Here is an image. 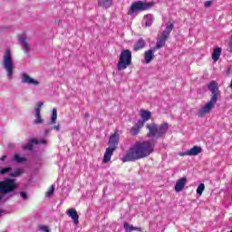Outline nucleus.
I'll use <instances>...</instances> for the list:
<instances>
[{
  "mask_svg": "<svg viewBox=\"0 0 232 232\" xmlns=\"http://www.w3.org/2000/svg\"><path fill=\"white\" fill-rule=\"evenodd\" d=\"M17 189V183L15 179L5 178L3 181H0V193L3 195H8Z\"/></svg>",
  "mask_w": 232,
  "mask_h": 232,
  "instance_id": "7",
  "label": "nucleus"
},
{
  "mask_svg": "<svg viewBox=\"0 0 232 232\" xmlns=\"http://www.w3.org/2000/svg\"><path fill=\"white\" fill-rule=\"evenodd\" d=\"M187 182H188V179H186L185 177L178 179L176 182V185L174 187L175 191H177V193H180V191H182V189H184Z\"/></svg>",
  "mask_w": 232,
  "mask_h": 232,
  "instance_id": "12",
  "label": "nucleus"
},
{
  "mask_svg": "<svg viewBox=\"0 0 232 232\" xmlns=\"http://www.w3.org/2000/svg\"><path fill=\"white\" fill-rule=\"evenodd\" d=\"M53 130H56V131H59L61 130V125L54 126Z\"/></svg>",
  "mask_w": 232,
  "mask_h": 232,
  "instance_id": "37",
  "label": "nucleus"
},
{
  "mask_svg": "<svg viewBox=\"0 0 232 232\" xmlns=\"http://www.w3.org/2000/svg\"><path fill=\"white\" fill-rule=\"evenodd\" d=\"M143 23L145 24L146 28L151 26L153 24V15L152 14H147L143 18Z\"/></svg>",
  "mask_w": 232,
  "mask_h": 232,
  "instance_id": "22",
  "label": "nucleus"
},
{
  "mask_svg": "<svg viewBox=\"0 0 232 232\" xmlns=\"http://www.w3.org/2000/svg\"><path fill=\"white\" fill-rule=\"evenodd\" d=\"M85 117H86L87 119L90 118V113L86 112V113H85Z\"/></svg>",
  "mask_w": 232,
  "mask_h": 232,
  "instance_id": "40",
  "label": "nucleus"
},
{
  "mask_svg": "<svg viewBox=\"0 0 232 232\" xmlns=\"http://www.w3.org/2000/svg\"><path fill=\"white\" fill-rule=\"evenodd\" d=\"M42 106H43V102H39L36 108H39V110H41Z\"/></svg>",
  "mask_w": 232,
  "mask_h": 232,
  "instance_id": "38",
  "label": "nucleus"
},
{
  "mask_svg": "<svg viewBox=\"0 0 232 232\" xmlns=\"http://www.w3.org/2000/svg\"><path fill=\"white\" fill-rule=\"evenodd\" d=\"M18 40L24 50H25V52H30V44H28V38H26V34H20Z\"/></svg>",
  "mask_w": 232,
  "mask_h": 232,
  "instance_id": "13",
  "label": "nucleus"
},
{
  "mask_svg": "<svg viewBox=\"0 0 232 232\" xmlns=\"http://www.w3.org/2000/svg\"><path fill=\"white\" fill-rule=\"evenodd\" d=\"M44 131H45V133H48V130H45Z\"/></svg>",
  "mask_w": 232,
  "mask_h": 232,
  "instance_id": "41",
  "label": "nucleus"
},
{
  "mask_svg": "<svg viewBox=\"0 0 232 232\" xmlns=\"http://www.w3.org/2000/svg\"><path fill=\"white\" fill-rule=\"evenodd\" d=\"M208 90L212 93V98L208 102L206 103L204 107L198 110V117H202L204 115H208L211 111L212 108H215V105L217 104V101H218V95H220V91L218 90V87L217 86V82L212 81L208 84Z\"/></svg>",
  "mask_w": 232,
  "mask_h": 232,
  "instance_id": "2",
  "label": "nucleus"
},
{
  "mask_svg": "<svg viewBox=\"0 0 232 232\" xmlns=\"http://www.w3.org/2000/svg\"><path fill=\"white\" fill-rule=\"evenodd\" d=\"M38 144H43L44 146H46V140H38Z\"/></svg>",
  "mask_w": 232,
  "mask_h": 232,
  "instance_id": "36",
  "label": "nucleus"
},
{
  "mask_svg": "<svg viewBox=\"0 0 232 232\" xmlns=\"http://www.w3.org/2000/svg\"><path fill=\"white\" fill-rule=\"evenodd\" d=\"M100 6H104V8H110L113 0H98Z\"/></svg>",
  "mask_w": 232,
  "mask_h": 232,
  "instance_id": "25",
  "label": "nucleus"
},
{
  "mask_svg": "<svg viewBox=\"0 0 232 232\" xmlns=\"http://www.w3.org/2000/svg\"><path fill=\"white\" fill-rule=\"evenodd\" d=\"M53 191H55V187H53V185H52V187L46 192V197H52V195H53Z\"/></svg>",
  "mask_w": 232,
  "mask_h": 232,
  "instance_id": "31",
  "label": "nucleus"
},
{
  "mask_svg": "<svg viewBox=\"0 0 232 232\" xmlns=\"http://www.w3.org/2000/svg\"><path fill=\"white\" fill-rule=\"evenodd\" d=\"M227 51L232 53V38H230Z\"/></svg>",
  "mask_w": 232,
  "mask_h": 232,
  "instance_id": "33",
  "label": "nucleus"
},
{
  "mask_svg": "<svg viewBox=\"0 0 232 232\" xmlns=\"http://www.w3.org/2000/svg\"><path fill=\"white\" fill-rule=\"evenodd\" d=\"M20 197H22L24 200L28 199V194H26V192H24V191L20 192Z\"/></svg>",
  "mask_w": 232,
  "mask_h": 232,
  "instance_id": "32",
  "label": "nucleus"
},
{
  "mask_svg": "<svg viewBox=\"0 0 232 232\" xmlns=\"http://www.w3.org/2000/svg\"><path fill=\"white\" fill-rule=\"evenodd\" d=\"M12 171V168L6 167L0 170V175H6V173H10Z\"/></svg>",
  "mask_w": 232,
  "mask_h": 232,
  "instance_id": "30",
  "label": "nucleus"
},
{
  "mask_svg": "<svg viewBox=\"0 0 232 232\" xmlns=\"http://www.w3.org/2000/svg\"><path fill=\"white\" fill-rule=\"evenodd\" d=\"M2 66L7 73L8 81H12V79H14V56L12 55V51H10V49H6L4 53Z\"/></svg>",
  "mask_w": 232,
  "mask_h": 232,
  "instance_id": "3",
  "label": "nucleus"
},
{
  "mask_svg": "<svg viewBox=\"0 0 232 232\" xmlns=\"http://www.w3.org/2000/svg\"><path fill=\"white\" fill-rule=\"evenodd\" d=\"M0 160H2V162L5 161V160H6V156H3V157L0 159Z\"/></svg>",
  "mask_w": 232,
  "mask_h": 232,
  "instance_id": "39",
  "label": "nucleus"
},
{
  "mask_svg": "<svg viewBox=\"0 0 232 232\" xmlns=\"http://www.w3.org/2000/svg\"><path fill=\"white\" fill-rule=\"evenodd\" d=\"M142 128H144L143 121H138L132 128H130V135H139Z\"/></svg>",
  "mask_w": 232,
  "mask_h": 232,
  "instance_id": "15",
  "label": "nucleus"
},
{
  "mask_svg": "<svg viewBox=\"0 0 232 232\" xmlns=\"http://www.w3.org/2000/svg\"><path fill=\"white\" fill-rule=\"evenodd\" d=\"M41 231H43V232H50V228H48V227H46V226H43V227H41Z\"/></svg>",
  "mask_w": 232,
  "mask_h": 232,
  "instance_id": "34",
  "label": "nucleus"
},
{
  "mask_svg": "<svg viewBox=\"0 0 232 232\" xmlns=\"http://www.w3.org/2000/svg\"><path fill=\"white\" fill-rule=\"evenodd\" d=\"M35 120L34 124H41L43 122V119L41 118V109L35 108Z\"/></svg>",
  "mask_w": 232,
  "mask_h": 232,
  "instance_id": "23",
  "label": "nucleus"
},
{
  "mask_svg": "<svg viewBox=\"0 0 232 232\" xmlns=\"http://www.w3.org/2000/svg\"><path fill=\"white\" fill-rule=\"evenodd\" d=\"M173 31V24L172 23H168L166 24V28L165 30L162 32L161 35L163 37H166L168 39V37H169V34H171V32Z\"/></svg>",
  "mask_w": 232,
  "mask_h": 232,
  "instance_id": "18",
  "label": "nucleus"
},
{
  "mask_svg": "<svg viewBox=\"0 0 232 232\" xmlns=\"http://www.w3.org/2000/svg\"><path fill=\"white\" fill-rule=\"evenodd\" d=\"M123 227L127 232L130 231H140V227H133L132 225H130L129 223L125 222L123 224Z\"/></svg>",
  "mask_w": 232,
  "mask_h": 232,
  "instance_id": "24",
  "label": "nucleus"
},
{
  "mask_svg": "<svg viewBox=\"0 0 232 232\" xmlns=\"http://www.w3.org/2000/svg\"><path fill=\"white\" fill-rule=\"evenodd\" d=\"M3 213V210H0V214Z\"/></svg>",
  "mask_w": 232,
  "mask_h": 232,
  "instance_id": "42",
  "label": "nucleus"
},
{
  "mask_svg": "<svg viewBox=\"0 0 232 232\" xmlns=\"http://www.w3.org/2000/svg\"><path fill=\"white\" fill-rule=\"evenodd\" d=\"M211 4H212L211 1H207V2H205V7H206V8H209V6H211Z\"/></svg>",
  "mask_w": 232,
  "mask_h": 232,
  "instance_id": "35",
  "label": "nucleus"
},
{
  "mask_svg": "<svg viewBox=\"0 0 232 232\" xmlns=\"http://www.w3.org/2000/svg\"><path fill=\"white\" fill-rule=\"evenodd\" d=\"M14 162H17L18 164H23V162H26L28 160L25 157H21L19 154L14 155Z\"/></svg>",
  "mask_w": 232,
  "mask_h": 232,
  "instance_id": "26",
  "label": "nucleus"
},
{
  "mask_svg": "<svg viewBox=\"0 0 232 232\" xmlns=\"http://www.w3.org/2000/svg\"><path fill=\"white\" fill-rule=\"evenodd\" d=\"M140 117L142 120H139L138 121L143 122V126L150 119H151V112L148 111L141 110L140 111Z\"/></svg>",
  "mask_w": 232,
  "mask_h": 232,
  "instance_id": "16",
  "label": "nucleus"
},
{
  "mask_svg": "<svg viewBox=\"0 0 232 232\" xmlns=\"http://www.w3.org/2000/svg\"><path fill=\"white\" fill-rule=\"evenodd\" d=\"M222 54V48L217 47L214 49L212 53V59L214 63H217L218 59H220V55Z\"/></svg>",
  "mask_w": 232,
  "mask_h": 232,
  "instance_id": "20",
  "label": "nucleus"
},
{
  "mask_svg": "<svg viewBox=\"0 0 232 232\" xmlns=\"http://www.w3.org/2000/svg\"><path fill=\"white\" fill-rule=\"evenodd\" d=\"M155 52H157V48H152L150 50L145 51L144 59L146 64H150L153 59H155Z\"/></svg>",
  "mask_w": 232,
  "mask_h": 232,
  "instance_id": "11",
  "label": "nucleus"
},
{
  "mask_svg": "<svg viewBox=\"0 0 232 232\" xmlns=\"http://www.w3.org/2000/svg\"><path fill=\"white\" fill-rule=\"evenodd\" d=\"M151 6H153L152 3H144L142 1L134 2L129 9L128 14L133 15V14L136 12H144L145 10H150Z\"/></svg>",
  "mask_w": 232,
  "mask_h": 232,
  "instance_id": "8",
  "label": "nucleus"
},
{
  "mask_svg": "<svg viewBox=\"0 0 232 232\" xmlns=\"http://www.w3.org/2000/svg\"><path fill=\"white\" fill-rule=\"evenodd\" d=\"M166 41H168V38L161 35L156 43V46L154 48H156V50H160V48H164V46H166Z\"/></svg>",
  "mask_w": 232,
  "mask_h": 232,
  "instance_id": "21",
  "label": "nucleus"
},
{
  "mask_svg": "<svg viewBox=\"0 0 232 232\" xmlns=\"http://www.w3.org/2000/svg\"><path fill=\"white\" fill-rule=\"evenodd\" d=\"M57 122V109H53V114L51 118V124H55Z\"/></svg>",
  "mask_w": 232,
  "mask_h": 232,
  "instance_id": "28",
  "label": "nucleus"
},
{
  "mask_svg": "<svg viewBox=\"0 0 232 232\" xmlns=\"http://www.w3.org/2000/svg\"><path fill=\"white\" fill-rule=\"evenodd\" d=\"M34 144H39V140L32 139L30 142L25 145H23V150H27L28 151H32L34 150Z\"/></svg>",
  "mask_w": 232,
  "mask_h": 232,
  "instance_id": "19",
  "label": "nucleus"
},
{
  "mask_svg": "<svg viewBox=\"0 0 232 232\" xmlns=\"http://www.w3.org/2000/svg\"><path fill=\"white\" fill-rule=\"evenodd\" d=\"M155 147V140H148L143 142H137L130 148L125 157L122 158V162H131L133 160H139L144 159L153 153V148Z\"/></svg>",
  "mask_w": 232,
  "mask_h": 232,
  "instance_id": "1",
  "label": "nucleus"
},
{
  "mask_svg": "<svg viewBox=\"0 0 232 232\" xmlns=\"http://www.w3.org/2000/svg\"><path fill=\"white\" fill-rule=\"evenodd\" d=\"M20 81L22 84H31L32 86H39V84H41L39 81L32 78L26 72H22L20 74Z\"/></svg>",
  "mask_w": 232,
  "mask_h": 232,
  "instance_id": "9",
  "label": "nucleus"
},
{
  "mask_svg": "<svg viewBox=\"0 0 232 232\" xmlns=\"http://www.w3.org/2000/svg\"><path fill=\"white\" fill-rule=\"evenodd\" d=\"M66 213L74 222L75 226H77L79 224V214L77 210H75V208H69Z\"/></svg>",
  "mask_w": 232,
  "mask_h": 232,
  "instance_id": "14",
  "label": "nucleus"
},
{
  "mask_svg": "<svg viewBox=\"0 0 232 232\" xmlns=\"http://www.w3.org/2000/svg\"><path fill=\"white\" fill-rule=\"evenodd\" d=\"M199 153H202V147L200 146H194L192 149L185 151V152H179L180 157H197V155H199Z\"/></svg>",
  "mask_w": 232,
  "mask_h": 232,
  "instance_id": "10",
  "label": "nucleus"
},
{
  "mask_svg": "<svg viewBox=\"0 0 232 232\" xmlns=\"http://www.w3.org/2000/svg\"><path fill=\"white\" fill-rule=\"evenodd\" d=\"M146 46V41L142 38H140L133 46L134 52H139V50H142Z\"/></svg>",
  "mask_w": 232,
  "mask_h": 232,
  "instance_id": "17",
  "label": "nucleus"
},
{
  "mask_svg": "<svg viewBox=\"0 0 232 232\" xmlns=\"http://www.w3.org/2000/svg\"><path fill=\"white\" fill-rule=\"evenodd\" d=\"M147 130L149 132L147 137H154V139H160L166 135V131L169 128L167 122L162 123L160 127L157 123H150L146 125Z\"/></svg>",
  "mask_w": 232,
  "mask_h": 232,
  "instance_id": "4",
  "label": "nucleus"
},
{
  "mask_svg": "<svg viewBox=\"0 0 232 232\" xmlns=\"http://www.w3.org/2000/svg\"><path fill=\"white\" fill-rule=\"evenodd\" d=\"M206 189V186L204 185V183H200L197 188V193L198 195H202V193H204V190Z\"/></svg>",
  "mask_w": 232,
  "mask_h": 232,
  "instance_id": "29",
  "label": "nucleus"
},
{
  "mask_svg": "<svg viewBox=\"0 0 232 232\" xmlns=\"http://www.w3.org/2000/svg\"><path fill=\"white\" fill-rule=\"evenodd\" d=\"M131 64V51L125 49L120 54V59L118 61L117 69L119 72L126 70L128 66Z\"/></svg>",
  "mask_w": 232,
  "mask_h": 232,
  "instance_id": "6",
  "label": "nucleus"
},
{
  "mask_svg": "<svg viewBox=\"0 0 232 232\" xmlns=\"http://www.w3.org/2000/svg\"><path fill=\"white\" fill-rule=\"evenodd\" d=\"M1 198H1V196H0V202H1Z\"/></svg>",
  "mask_w": 232,
  "mask_h": 232,
  "instance_id": "43",
  "label": "nucleus"
},
{
  "mask_svg": "<svg viewBox=\"0 0 232 232\" xmlns=\"http://www.w3.org/2000/svg\"><path fill=\"white\" fill-rule=\"evenodd\" d=\"M23 173V170L21 169H16L14 172L9 173V177L17 178L20 177Z\"/></svg>",
  "mask_w": 232,
  "mask_h": 232,
  "instance_id": "27",
  "label": "nucleus"
},
{
  "mask_svg": "<svg viewBox=\"0 0 232 232\" xmlns=\"http://www.w3.org/2000/svg\"><path fill=\"white\" fill-rule=\"evenodd\" d=\"M117 146H119V133L116 131L109 139V148L106 149L103 156V162L105 164H108L111 160V156L113 155V151L117 150Z\"/></svg>",
  "mask_w": 232,
  "mask_h": 232,
  "instance_id": "5",
  "label": "nucleus"
}]
</instances>
